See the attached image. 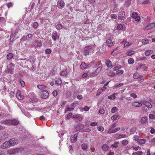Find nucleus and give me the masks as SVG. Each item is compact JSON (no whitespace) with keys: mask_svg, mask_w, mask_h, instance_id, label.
I'll return each mask as SVG.
<instances>
[{"mask_svg":"<svg viewBox=\"0 0 155 155\" xmlns=\"http://www.w3.org/2000/svg\"><path fill=\"white\" fill-rule=\"evenodd\" d=\"M128 62L129 64H133L134 63V61L133 58H130L128 59Z\"/></svg>","mask_w":155,"mask_h":155,"instance_id":"ea45409f","label":"nucleus"},{"mask_svg":"<svg viewBox=\"0 0 155 155\" xmlns=\"http://www.w3.org/2000/svg\"><path fill=\"white\" fill-rule=\"evenodd\" d=\"M132 18L135 19V20L137 21H139L140 19V18L138 15V14L136 12H133L132 15Z\"/></svg>","mask_w":155,"mask_h":155,"instance_id":"6e6552de","label":"nucleus"},{"mask_svg":"<svg viewBox=\"0 0 155 155\" xmlns=\"http://www.w3.org/2000/svg\"><path fill=\"white\" fill-rule=\"evenodd\" d=\"M35 58H32L27 60L26 59H22L21 62L25 67L28 68L33 71H34L36 68V66L35 63Z\"/></svg>","mask_w":155,"mask_h":155,"instance_id":"f257e3e1","label":"nucleus"},{"mask_svg":"<svg viewBox=\"0 0 155 155\" xmlns=\"http://www.w3.org/2000/svg\"><path fill=\"white\" fill-rule=\"evenodd\" d=\"M13 57V54L12 53L8 54L7 55V58L8 60L11 59Z\"/></svg>","mask_w":155,"mask_h":155,"instance_id":"72a5a7b5","label":"nucleus"},{"mask_svg":"<svg viewBox=\"0 0 155 155\" xmlns=\"http://www.w3.org/2000/svg\"><path fill=\"white\" fill-rule=\"evenodd\" d=\"M78 136V134H75L73 135L71 137V140L73 143L76 142L77 141V137Z\"/></svg>","mask_w":155,"mask_h":155,"instance_id":"dca6fc26","label":"nucleus"},{"mask_svg":"<svg viewBox=\"0 0 155 155\" xmlns=\"http://www.w3.org/2000/svg\"><path fill=\"white\" fill-rule=\"evenodd\" d=\"M147 122V118L146 117H142L139 121V123L140 124H145Z\"/></svg>","mask_w":155,"mask_h":155,"instance_id":"f8f14e48","label":"nucleus"},{"mask_svg":"<svg viewBox=\"0 0 155 155\" xmlns=\"http://www.w3.org/2000/svg\"><path fill=\"white\" fill-rule=\"evenodd\" d=\"M15 37H16V36H14V35L13 33H11V36H10V41L11 42H12L13 41V39Z\"/></svg>","mask_w":155,"mask_h":155,"instance_id":"f704fd0d","label":"nucleus"},{"mask_svg":"<svg viewBox=\"0 0 155 155\" xmlns=\"http://www.w3.org/2000/svg\"><path fill=\"white\" fill-rule=\"evenodd\" d=\"M132 105L136 107H140L142 106V104L138 102H133L132 103Z\"/></svg>","mask_w":155,"mask_h":155,"instance_id":"c756f323","label":"nucleus"},{"mask_svg":"<svg viewBox=\"0 0 155 155\" xmlns=\"http://www.w3.org/2000/svg\"><path fill=\"white\" fill-rule=\"evenodd\" d=\"M127 135L126 134H119L118 136V138L120 139L122 138H126Z\"/></svg>","mask_w":155,"mask_h":155,"instance_id":"5fc2aeb1","label":"nucleus"},{"mask_svg":"<svg viewBox=\"0 0 155 155\" xmlns=\"http://www.w3.org/2000/svg\"><path fill=\"white\" fill-rule=\"evenodd\" d=\"M16 96L19 100L22 99L24 97V96L21 94V92L20 90H18L17 91L16 94Z\"/></svg>","mask_w":155,"mask_h":155,"instance_id":"4468645a","label":"nucleus"},{"mask_svg":"<svg viewBox=\"0 0 155 155\" xmlns=\"http://www.w3.org/2000/svg\"><path fill=\"white\" fill-rule=\"evenodd\" d=\"M145 139H141L139 140L138 141V143L140 144H142L145 143Z\"/></svg>","mask_w":155,"mask_h":155,"instance_id":"79ce46f5","label":"nucleus"},{"mask_svg":"<svg viewBox=\"0 0 155 155\" xmlns=\"http://www.w3.org/2000/svg\"><path fill=\"white\" fill-rule=\"evenodd\" d=\"M106 43L108 47L112 46L114 45V44L112 42V40L110 39H108L107 40Z\"/></svg>","mask_w":155,"mask_h":155,"instance_id":"a211bd4d","label":"nucleus"},{"mask_svg":"<svg viewBox=\"0 0 155 155\" xmlns=\"http://www.w3.org/2000/svg\"><path fill=\"white\" fill-rule=\"evenodd\" d=\"M24 150V148L20 147L13 150H9L7 151V153L10 155H13L21 153Z\"/></svg>","mask_w":155,"mask_h":155,"instance_id":"7ed1b4c3","label":"nucleus"},{"mask_svg":"<svg viewBox=\"0 0 155 155\" xmlns=\"http://www.w3.org/2000/svg\"><path fill=\"white\" fill-rule=\"evenodd\" d=\"M120 117V116L118 115H115L112 116L111 117V119L115 121L117 119H118Z\"/></svg>","mask_w":155,"mask_h":155,"instance_id":"c85d7f7f","label":"nucleus"},{"mask_svg":"<svg viewBox=\"0 0 155 155\" xmlns=\"http://www.w3.org/2000/svg\"><path fill=\"white\" fill-rule=\"evenodd\" d=\"M149 117L151 119H155V115L153 114H150L149 115Z\"/></svg>","mask_w":155,"mask_h":155,"instance_id":"3c124183","label":"nucleus"},{"mask_svg":"<svg viewBox=\"0 0 155 155\" xmlns=\"http://www.w3.org/2000/svg\"><path fill=\"white\" fill-rule=\"evenodd\" d=\"M122 143L123 145H126L128 143V141L127 140H124L122 141Z\"/></svg>","mask_w":155,"mask_h":155,"instance_id":"864d4df0","label":"nucleus"},{"mask_svg":"<svg viewBox=\"0 0 155 155\" xmlns=\"http://www.w3.org/2000/svg\"><path fill=\"white\" fill-rule=\"evenodd\" d=\"M29 101L30 102L33 103L37 101H38V99L35 97H33V98H30Z\"/></svg>","mask_w":155,"mask_h":155,"instance_id":"58836bf2","label":"nucleus"},{"mask_svg":"<svg viewBox=\"0 0 155 155\" xmlns=\"http://www.w3.org/2000/svg\"><path fill=\"white\" fill-rule=\"evenodd\" d=\"M51 52V50L49 49H47L45 50V52L47 54H50Z\"/></svg>","mask_w":155,"mask_h":155,"instance_id":"13d9d810","label":"nucleus"},{"mask_svg":"<svg viewBox=\"0 0 155 155\" xmlns=\"http://www.w3.org/2000/svg\"><path fill=\"white\" fill-rule=\"evenodd\" d=\"M83 109L85 111H87L90 109V107L87 106H85L83 108Z\"/></svg>","mask_w":155,"mask_h":155,"instance_id":"680f3d73","label":"nucleus"},{"mask_svg":"<svg viewBox=\"0 0 155 155\" xmlns=\"http://www.w3.org/2000/svg\"><path fill=\"white\" fill-rule=\"evenodd\" d=\"M90 125L91 126H95L97 125V123L92 122L90 124Z\"/></svg>","mask_w":155,"mask_h":155,"instance_id":"338daca9","label":"nucleus"},{"mask_svg":"<svg viewBox=\"0 0 155 155\" xmlns=\"http://www.w3.org/2000/svg\"><path fill=\"white\" fill-rule=\"evenodd\" d=\"M130 95L131 97L134 98H136L137 97V95L134 93H132L130 94Z\"/></svg>","mask_w":155,"mask_h":155,"instance_id":"774afa93","label":"nucleus"},{"mask_svg":"<svg viewBox=\"0 0 155 155\" xmlns=\"http://www.w3.org/2000/svg\"><path fill=\"white\" fill-rule=\"evenodd\" d=\"M114 128L110 127L107 133L109 134L114 133Z\"/></svg>","mask_w":155,"mask_h":155,"instance_id":"37998d69","label":"nucleus"},{"mask_svg":"<svg viewBox=\"0 0 155 155\" xmlns=\"http://www.w3.org/2000/svg\"><path fill=\"white\" fill-rule=\"evenodd\" d=\"M80 67L82 69H85L87 68V66L84 62H83L80 65Z\"/></svg>","mask_w":155,"mask_h":155,"instance_id":"393cba45","label":"nucleus"},{"mask_svg":"<svg viewBox=\"0 0 155 155\" xmlns=\"http://www.w3.org/2000/svg\"><path fill=\"white\" fill-rule=\"evenodd\" d=\"M38 26V23L36 22H35L33 24V27L34 28H36Z\"/></svg>","mask_w":155,"mask_h":155,"instance_id":"de8ad7c7","label":"nucleus"},{"mask_svg":"<svg viewBox=\"0 0 155 155\" xmlns=\"http://www.w3.org/2000/svg\"><path fill=\"white\" fill-rule=\"evenodd\" d=\"M9 143V145L10 147L14 146L16 145L18 143V140L14 138H12L8 141Z\"/></svg>","mask_w":155,"mask_h":155,"instance_id":"0eeeda50","label":"nucleus"},{"mask_svg":"<svg viewBox=\"0 0 155 155\" xmlns=\"http://www.w3.org/2000/svg\"><path fill=\"white\" fill-rule=\"evenodd\" d=\"M110 16L112 18H113L114 19H117V15L115 14H112L110 15Z\"/></svg>","mask_w":155,"mask_h":155,"instance_id":"bf43d9fd","label":"nucleus"},{"mask_svg":"<svg viewBox=\"0 0 155 155\" xmlns=\"http://www.w3.org/2000/svg\"><path fill=\"white\" fill-rule=\"evenodd\" d=\"M155 26V24L154 23H152L149 24L147 25L144 28V29L146 30H147L149 29H150L154 28Z\"/></svg>","mask_w":155,"mask_h":155,"instance_id":"9b49d317","label":"nucleus"},{"mask_svg":"<svg viewBox=\"0 0 155 155\" xmlns=\"http://www.w3.org/2000/svg\"><path fill=\"white\" fill-rule=\"evenodd\" d=\"M37 87L40 90H43L46 87L43 85H39L37 86Z\"/></svg>","mask_w":155,"mask_h":155,"instance_id":"4c0bfd02","label":"nucleus"},{"mask_svg":"<svg viewBox=\"0 0 155 155\" xmlns=\"http://www.w3.org/2000/svg\"><path fill=\"white\" fill-rule=\"evenodd\" d=\"M56 28L57 29H61L62 28V25L61 24H58L56 26Z\"/></svg>","mask_w":155,"mask_h":155,"instance_id":"603ef678","label":"nucleus"},{"mask_svg":"<svg viewBox=\"0 0 155 155\" xmlns=\"http://www.w3.org/2000/svg\"><path fill=\"white\" fill-rule=\"evenodd\" d=\"M14 68L12 67H10L6 70V72L7 73H10L11 74H13Z\"/></svg>","mask_w":155,"mask_h":155,"instance_id":"6ab92c4d","label":"nucleus"},{"mask_svg":"<svg viewBox=\"0 0 155 155\" xmlns=\"http://www.w3.org/2000/svg\"><path fill=\"white\" fill-rule=\"evenodd\" d=\"M153 51L152 50H148L146 51L145 54L146 56H148L153 53Z\"/></svg>","mask_w":155,"mask_h":155,"instance_id":"cd10ccee","label":"nucleus"},{"mask_svg":"<svg viewBox=\"0 0 155 155\" xmlns=\"http://www.w3.org/2000/svg\"><path fill=\"white\" fill-rule=\"evenodd\" d=\"M1 123L2 124L8 125H17L19 124V122L16 119H13L12 120L9 119L2 120L1 122Z\"/></svg>","mask_w":155,"mask_h":155,"instance_id":"f03ea898","label":"nucleus"},{"mask_svg":"<svg viewBox=\"0 0 155 155\" xmlns=\"http://www.w3.org/2000/svg\"><path fill=\"white\" fill-rule=\"evenodd\" d=\"M9 143L8 141H6L4 142L0 145V148L2 149H6L10 147Z\"/></svg>","mask_w":155,"mask_h":155,"instance_id":"423d86ee","label":"nucleus"},{"mask_svg":"<svg viewBox=\"0 0 155 155\" xmlns=\"http://www.w3.org/2000/svg\"><path fill=\"white\" fill-rule=\"evenodd\" d=\"M121 43L122 44H124V47H127L130 46L131 45V43L129 42L125 41L124 40H123L121 42Z\"/></svg>","mask_w":155,"mask_h":155,"instance_id":"aec40b11","label":"nucleus"},{"mask_svg":"<svg viewBox=\"0 0 155 155\" xmlns=\"http://www.w3.org/2000/svg\"><path fill=\"white\" fill-rule=\"evenodd\" d=\"M108 99H114L116 98V96L114 95H110L108 97Z\"/></svg>","mask_w":155,"mask_h":155,"instance_id":"4d7b16f0","label":"nucleus"},{"mask_svg":"<svg viewBox=\"0 0 155 155\" xmlns=\"http://www.w3.org/2000/svg\"><path fill=\"white\" fill-rule=\"evenodd\" d=\"M134 51L132 49H130L127 51L126 54L127 56H130L134 54Z\"/></svg>","mask_w":155,"mask_h":155,"instance_id":"f3484780","label":"nucleus"},{"mask_svg":"<svg viewBox=\"0 0 155 155\" xmlns=\"http://www.w3.org/2000/svg\"><path fill=\"white\" fill-rule=\"evenodd\" d=\"M147 59V58L145 57H140L139 58V60L140 61H146Z\"/></svg>","mask_w":155,"mask_h":155,"instance_id":"e2e57ef3","label":"nucleus"},{"mask_svg":"<svg viewBox=\"0 0 155 155\" xmlns=\"http://www.w3.org/2000/svg\"><path fill=\"white\" fill-rule=\"evenodd\" d=\"M33 37V36L32 34H29L26 36V40L29 41H31Z\"/></svg>","mask_w":155,"mask_h":155,"instance_id":"4be33fe9","label":"nucleus"},{"mask_svg":"<svg viewBox=\"0 0 155 155\" xmlns=\"http://www.w3.org/2000/svg\"><path fill=\"white\" fill-rule=\"evenodd\" d=\"M105 63L108 67L110 68L112 65V62L109 59H107Z\"/></svg>","mask_w":155,"mask_h":155,"instance_id":"5701e85b","label":"nucleus"},{"mask_svg":"<svg viewBox=\"0 0 155 155\" xmlns=\"http://www.w3.org/2000/svg\"><path fill=\"white\" fill-rule=\"evenodd\" d=\"M20 83L21 85L23 87H24L25 85V82L22 80H20Z\"/></svg>","mask_w":155,"mask_h":155,"instance_id":"052dcab7","label":"nucleus"},{"mask_svg":"<svg viewBox=\"0 0 155 155\" xmlns=\"http://www.w3.org/2000/svg\"><path fill=\"white\" fill-rule=\"evenodd\" d=\"M143 152L141 151H139L137 152L133 153L132 155H142Z\"/></svg>","mask_w":155,"mask_h":155,"instance_id":"c9c22d12","label":"nucleus"},{"mask_svg":"<svg viewBox=\"0 0 155 155\" xmlns=\"http://www.w3.org/2000/svg\"><path fill=\"white\" fill-rule=\"evenodd\" d=\"M140 76L138 73H136L134 74L133 77L134 79H136L139 78Z\"/></svg>","mask_w":155,"mask_h":155,"instance_id":"c03bdc74","label":"nucleus"},{"mask_svg":"<svg viewBox=\"0 0 155 155\" xmlns=\"http://www.w3.org/2000/svg\"><path fill=\"white\" fill-rule=\"evenodd\" d=\"M57 4L58 5H59L62 7H63L65 4L64 2L62 0L58 1Z\"/></svg>","mask_w":155,"mask_h":155,"instance_id":"7c9ffc66","label":"nucleus"},{"mask_svg":"<svg viewBox=\"0 0 155 155\" xmlns=\"http://www.w3.org/2000/svg\"><path fill=\"white\" fill-rule=\"evenodd\" d=\"M52 39L54 41L58 39L59 38V34L57 32H55L51 35Z\"/></svg>","mask_w":155,"mask_h":155,"instance_id":"1a4fd4ad","label":"nucleus"},{"mask_svg":"<svg viewBox=\"0 0 155 155\" xmlns=\"http://www.w3.org/2000/svg\"><path fill=\"white\" fill-rule=\"evenodd\" d=\"M78 128L79 131L81 133L89 132L91 131V130L89 128L84 129V126L82 124L79 125Z\"/></svg>","mask_w":155,"mask_h":155,"instance_id":"39448f33","label":"nucleus"},{"mask_svg":"<svg viewBox=\"0 0 155 155\" xmlns=\"http://www.w3.org/2000/svg\"><path fill=\"white\" fill-rule=\"evenodd\" d=\"M143 104H144L148 108H151L152 107V105L148 102L144 101L143 102Z\"/></svg>","mask_w":155,"mask_h":155,"instance_id":"bb28decb","label":"nucleus"},{"mask_svg":"<svg viewBox=\"0 0 155 155\" xmlns=\"http://www.w3.org/2000/svg\"><path fill=\"white\" fill-rule=\"evenodd\" d=\"M109 146L106 144H104L102 147V149L104 151H107L109 149Z\"/></svg>","mask_w":155,"mask_h":155,"instance_id":"b1692460","label":"nucleus"},{"mask_svg":"<svg viewBox=\"0 0 155 155\" xmlns=\"http://www.w3.org/2000/svg\"><path fill=\"white\" fill-rule=\"evenodd\" d=\"M125 13L124 12H120L118 13V18L120 20H124L125 19Z\"/></svg>","mask_w":155,"mask_h":155,"instance_id":"9d476101","label":"nucleus"},{"mask_svg":"<svg viewBox=\"0 0 155 155\" xmlns=\"http://www.w3.org/2000/svg\"><path fill=\"white\" fill-rule=\"evenodd\" d=\"M33 45H34L35 47H40L42 46V43L41 42H40L38 41H36L33 43Z\"/></svg>","mask_w":155,"mask_h":155,"instance_id":"412c9836","label":"nucleus"},{"mask_svg":"<svg viewBox=\"0 0 155 155\" xmlns=\"http://www.w3.org/2000/svg\"><path fill=\"white\" fill-rule=\"evenodd\" d=\"M97 129L99 131L101 132H102L104 130V128L102 127H98Z\"/></svg>","mask_w":155,"mask_h":155,"instance_id":"69168bd1","label":"nucleus"},{"mask_svg":"<svg viewBox=\"0 0 155 155\" xmlns=\"http://www.w3.org/2000/svg\"><path fill=\"white\" fill-rule=\"evenodd\" d=\"M93 49L92 45L86 46L84 48V50L83 51V55L84 56L89 55L90 51Z\"/></svg>","mask_w":155,"mask_h":155,"instance_id":"20e7f679","label":"nucleus"},{"mask_svg":"<svg viewBox=\"0 0 155 155\" xmlns=\"http://www.w3.org/2000/svg\"><path fill=\"white\" fill-rule=\"evenodd\" d=\"M117 110V108L116 107H114L111 109V112L113 113H114Z\"/></svg>","mask_w":155,"mask_h":155,"instance_id":"6e6d98bb","label":"nucleus"},{"mask_svg":"<svg viewBox=\"0 0 155 155\" xmlns=\"http://www.w3.org/2000/svg\"><path fill=\"white\" fill-rule=\"evenodd\" d=\"M124 72V71L123 70H118L117 71V73L118 75H121Z\"/></svg>","mask_w":155,"mask_h":155,"instance_id":"8fccbe9b","label":"nucleus"},{"mask_svg":"<svg viewBox=\"0 0 155 155\" xmlns=\"http://www.w3.org/2000/svg\"><path fill=\"white\" fill-rule=\"evenodd\" d=\"M49 95L48 92L47 91H44L42 92L41 97L43 98L46 99L48 97Z\"/></svg>","mask_w":155,"mask_h":155,"instance_id":"ddd939ff","label":"nucleus"},{"mask_svg":"<svg viewBox=\"0 0 155 155\" xmlns=\"http://www.w3.org/2000/svg\"><path fill=\"white\" fill-rule=\"evenodd\" d=\"M121 66L120 65H117L116 67H115L113 69L114 71H117L119 69L121 68Z\"/></svg>","mask_w":155,"mask_h":155,"instance_id":"a19ab883","label":"nucleus"},{"mask_svg":"<svg viewBox=\"0 0 155 155\" xmlns=\"http://www.w3.org/2000/svg\"><path fill=\"white\" fill-rule=\"evenodd\" d=\"M62 80L61 79H59L55 81V84L58 85H60L62 83Z\"/></svg>","mask_w":155,"mask_h":155,"instance_id":"09e8293b","label":"nucleus"},{"mask_svg":"<svg viewBox=\"0 0 155 155\" xmlns=\"http://www.w3.org/2000/svg\"><path fill=\"white\" fill-rule=\"evenodd\" d=\"M81 147L83 149L86 150L88 147L87 145L85 143H83Z\"/></svg>","mask_w":155,"mask_h":155,"instance_id":"49530a36","label":"nucleus"},{"mask_svg":"<svg viewBox=\"0 0 155 155\" xmlns=\"http://www.w3.org/2000/svg\"><path fill=\"white\" fill-rule=\"evenodd\" d=\"M124 85V83H120L119 84H118L116 85L115 87H114V89H117L119 87H122Z\"/></svg>","mask_w":155,"mask_h":155,"instance_id":"e433bc0d","label":"nucleus"},{"mask_svg":"<svg viewBox=\"0 0 155 155\" xmlns=\"http://www.w3.org/2000/svg\"><path fill=\"white\" fill-rule=\"evenodd\" d=\"M102 67H100L97 68L94 74H91V75L92 77H94L99 74L102 69Z\"/></svg>","mask_w":155,"mask_h":155,"instance_id":"2eb2a0df","label":"nucleus"},{"mask_svg":"<svg viewBox=\"0 0 155 155\" xmlns=\"http://www.w3.org/2000/svg\"><path fill=\"white\" fill-rule=\"evenodd\" d=\"M21 30L19 28H16L15 31V32L13 34L14 35V36H18V34L20 33Z\"/></svg>","mask_w":155,"mask_h":155,"instance_id":"a878e982","label":"nucleus"},{"mask_svg":"<svg viewBox=\"0 0 155 155\" xmlns=\"http://www.w3.org/2000/svg\"><path fill=\"white\" fill-rule=\"evenodd\" d=\"M68 74V73L66 70H65L62 71L60 73V75L66 77Z\"/></svg>","mask_w":155,"mask_h":155,"instance_id":"2f4dec72","label":"nucleus"},{"mask_svg":"<svg viewBox=\"0 0 155 155\" xmlns=\"http://www.w3.org/2000/svg\"><path fill=\"white\" fill-rule=\"evenodd\" d=\"M117 30H121L123 28V26L122 24H119L118 25L117 27Z\"/></svg>","mask_w":155,"mask_h":155,"instance_id":"a18cd8bd","label":"nucleus"},{"mask_svg":"<svg viewBox=\"0 0 155 155\" xmlns=\"http://www.w3.org/2000/svg\"><path fill=\"white\" fill-rule=\"evenodd\" d=\"M150 129H151V130L150 131V133L151 134H153L155 132V130L153 128H152L151 127H150Z\"/></svg>","mask_w":155,"mask_h":155,"instance_id":"0e129e2a","label":"nucleus"},{"mask_svg":"<svg viewBox=\"0 0 155 155\" xmlns=\"http://www.w3.org/2000/svg\"><path fill=\"white\" fill-rule=\"evenodd\" d=\"M119 143V142H114V143L111 145V147L114 148H116L118 147V144Z\"/></svg>","mask_w":155,"mask_h":155,"instance_id":"473e14b6","label":"nucleus"}]
</instances>
